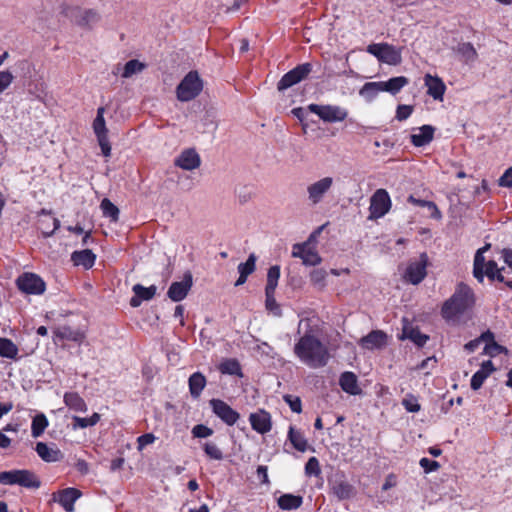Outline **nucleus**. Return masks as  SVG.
<instances>
[{
    "label": "nucleus",
    "mask_w": 512,
    "mask_h": 512,
    "mask_svg": "<svg viewBox=\"0 0 512 512\" xmlns=\"http://www.w3.org/2000/svg\"><path fill=\"white\" fill-rule=\"evenodd\" d=\"M298 334L300 336L293 349L296 357L310 368L324 367L330 359L329 350L311 330L309 319L299 321Z\"/></svg>",
    "instance_id": "nucleus-1"
},
{
    "label": "nucleus",
    "mask_w": 512,
    "mask_h": 512,
    "mask_svg": "<svg viewBox=\"0 0 512 512\" xmlns=\"http://www.w3.org/2000/svg\"><path fill=\"white\" fill-rule=\"evenodd\" d=\"M474 302L472 289L466 284L460 283L454 294L444 302L441 314L447 321H456L460 315L474 305Z\"/></svg>",
    "instance_id": "nucleus-2"
},
{
    "label": "nucleus",
    "mask_w": 512,
    "mask_h": 512,
    "mask_svg": "<svg viewBox=\"0 0 512 512\" xmlns=\"http://www.w3.org/2000/svg\"><path fill=\"white\" fill-rule=\"evenodd\" d=\"M203 89V82L196 71H190L176 88L177 99L188 102L195 99Z\"/></svg>",
    "instance_id": "nucleus-3"
},
{
    "label": "nucleus",
    "mask_w": 512,
    "mask_h": 512,
    "mask_svg": "<svg viewBox=\"0 0 512 512\" xmlns=\"http://www.w3.org/2000/svg\"><path fill=\"white\" fill-rule=\"evenodd\" d=\"M367 52L388 65H398L402 61L401 49L388 43L370 44L367 46Z\"/></svg>",
    "instance_id": "nucleus-4"
},
{
    "label": "nucleus",
    "mask_w": 512,
    "mask_h": 512,
    "mask_svg": "<svg viewBox=\"0 0 512 512\" xmlns=\"http://www.w3.org/2000/svg\"><path fill=\"white\" fill-rule=\"evenodd\" d=\"M392 202L385 189H377L370 198L369 219L384 217L391 209Z\"/></svg>",
    "instance_id": "nucleus-5"
},
{
    "label": "nucleus",
    "mask_w": 512,
    "mask_h": 512,
    "mask_svg": "<svg viewBox=\"0 0 512 512\" xmlns=\"http://www.w3.org/2000/svg\"><path fill=\"white\" fill-rule=\"evenodd\" d=\"M333 185L334 179L330 176L322 177L310 183L306 188L309 204L317 205L321 203Z\"/></svg>",
    "instance_id": "nucleus-6"
},
{
    "label": "nucleus",
    "mask_w": 512,
    "mask_h": 512,
    "mask_svg": "<svg viewBox=\"0 0 512 512\" xmlns=\"http://www.w3.org/2000/svg\"><path fill=\"white\" fill-rule=\"evenodd\" d=\"M308 109L324 122H341L348 116L347 110L337 105L310 104Z\"/></svg>",
    "instance_id": "nucleus-7"
},
{
    "label": "nucleus",
    "mask_w": 512,
    "mask_h": 512,
    "mask_svg": "<svg viewBox=\"0 0 512 512\" xmlns=\"http://www.w3.org/2000/svg\"><path fill=\"white\" fill-rule=\"evenodd\" d=\"M427 263L428 258L425 253L421 254L418 258L410 260L403 274L404 279L413 285L419 284L427 274Z\"/></svg>",
    "instance_id": "nucleus-8"
},
{
    "label": "nucleus",
    "mask_w": 512,
    "mask_h": 512,
    "mask_svg": "<svg viewBox=\"0 0 512 512\" xmlns=\"http://www.w3.org/2000/svg\"><path fill=\"white\" fill-rule=\"evenodd\" d=\"M16 283L18 288L26 294L40 295L45 291L44 281L34 273H24L18 277Z\"/></svg>",
    "instance_id": "nucleus-9"
},
{
    "label": "nucleus",
    "mask_w": 512,
    "mask_h": 512,
    "mask_svg": "<svg viewBox=\"0 0 512 512\" xmlns=\"http://www.w3.org/2000/svg\"><path fill=\"white\" fill-rule=\"evenodd\" d=\"M312 66L305 63L287 72L278 82V90L283 91L305 79L311 72Z\"/></svg>",
    "instance_id": "nucleus-10"
},
{
    "label": "nucleus",
    "mask_w": 512,
    "mask_h": 512,
    "mask_svg": "<svg viewBox=\"0 0 512 512\" xmlns=\"http://www.w3.org/2000/svg\"><path fill=\"white\" fill-rule=\"evenodd\" d=\"M210 406L213 412L227 425H234L239 419V413L222 400L212 399Z\"/></svg>",
    "instance_id": "nucleus-11"
},
{
    "label": "nucleus",
    "mask_w": 512,
    "mask_h": 512,
    "mask_svg": "<svg viewBox=\"0 0 512 512\" xmlns=\"http://www.w3.org/2000/svg\"><path fill=\"white\" fill-rule=\"evenodd\" d=\"M192 283V274L186 272L181 281L171 284L168 290V297L174 302L183 300L191 289Z\"/></svg>",
    "instance_id": "nucleus-12"
},
{
    "label": "nucleus",
    "mask_w": 512,
    "mask_h": 512,
    "mask_svg": "<svg viewBox=\"0 0 512 512\" xmlns=\"http://www.w3.org/2000/svg\"><path fill=\"white\" fill-rule=\"evenodd\" d=\"M292 256L302 259L303 264L309 266H315L321 262V257L308 243L295 244L292 249Z\"/></svg>",
    "instance_id": "nucleus-13"
},
{
    "label": "nucleus",
    "mask_w": 512,
    "mask_h": 512,
    "mask_svg": "<svg viewBox=\"0 0 512 512\" xmlns=\"http://www.w3.org/2000/svg\"><path fill=\"white\" fill-rule=\"evenodd\" d=\"M424 85L429 96L436 101H443L446 85L440 77L428 73L424 76Z\"/></svg>",
    "instance_id": "nucleus-14"
},
{
    "label": "nucleus",
    "mask_w": 512,
    "mask_h": 512,
    "mask_svg": "<svg viewBox=\"0 0 512 512\" xmlns=\"http://www.w3.org/2000/svg\"><path fill=\"white\" fill-rule=\"evenodd\" d=\"M174 164L183 170L191 171L200 166L201 159L194 149H186L175 158Z\"/></svg>",
    "instance_id": "nucleus-15"
},
{
    "label": "nucleus",
    "mask_w": 512,
    "mask_h": 512,
    "mask_svg": "<svg viewBox=\"0 0 512 512\" xmlns=\"http://www.w3.org/2000/svg\"><path fill=\"white\" fill-rule=\"evenodd\" d=\"M252 428L260 434H265L271 430V416L268 412L260 409L249 416Z\"/></svg>",
    "instance_id": "nucleus-16"
},
{
    "label": "nucleus",
    "mask_w": 512,
    "mask_h": 512,
    "mask_svg": "<svg viewBox=\"0 0 512 512\" xmlns=\"http://www.w3.org/2000/svg\"><path fill=\"white\" fill-rule=\"evenodd\" d=\"M435 128L431 125H423L413 129L410 135L411 143L416 147H423L429 144L434 137Z\"/></svg>",
    "instance_id": "nucleus-17"
},
{
    "label": "nucleus",
    "mask_w": 512,
    "mask_h": 512,
    "mask_svg": "<svg viewBox=\"0 0 512 512\" xmlns=\"http://www.w3.org/2000/svg\"><path fill=\"white\" fill-rule=\"evenodd\" d=\"M81 497L80 490L76 488H66L54 495V500L65 509L66 512L74 511V502Z\"/></svg>",
    "instance_id": "nucleus-18"
},
{
    "label": "nucleus",
    "mask_w": 512,
    "mask_h": 512,
    "mask_svg": "<svg viewBox=\"0 0 512 512\" xmlns=\"http://www.w3.org/2000/svg\"><path fill=\"white\" fill-rule=\"evenodd\" d=\"M132 291L134 296L130 299V305L132 307H138L142 301L151 300L156 294V286L151 285L150 287H144L141 284L133 286Z\"/></svg>",
    "instance_id": "nucleus-19"
},
{
    "label": "nucleus",
    "mask_w": 512,
    "mask_h": 512,
    "mask_svg": "<svg viewBox=\"0 0 512 512\" xmlns=\"http://www.w3.org/2000/svg\"><path fill=\"white\" fill-rule=\"evenodd\" d=\"M386 339L387 336L384 332L375 330L361 338L360 345L369 350L380 349L386 345Z\"/></svg>",
    "instance_id": "nucleus-20"
},
{
    "label": "nucleus",
    "mask_w": 512,
    "mask_h": 512,
    "mask_svg": "<svg viewBox=\"0 0 512 512\" xmlns=\"http://www.w3.org/2000/svg\"><path fill=\"white\" fill-rule=\"evenodd\" d=\"M494 370V365L490 360L483 362L481 368L472 376L471 388L478 390Z\"/></svg>",
    "instance_id": "nucleus-21"
},
{
    "label": "nucleus",
    "mask_w": 512,
    "mask_h": 512,
    "mask_svg": "<svg viewBox=\"0 0 512 512\" xmlns=\"http://www.w3.org/2000/svg\"><path fill=\"white\" fill-rule=\"evenodd\" d=\"M339 384L346 393L351 395H358L361 393L357 376L352 372H344L341 374Z\"/></svg>",
    "instance_id": "nucleus-22"
},
{
    "label": "nucleus",
    "mask_w": 512,
    "mask_h": 512,
    "mask_svg": "<svg viewBox=\"0 0 512 512\" xmlns=\"http://www.w3.org/2000/svg\"><path fill=\"white\" fill-rule=\"evenodd\" d=\"M95 259V254L89 249L75 251L71 255L74 265L82 266L85 269L91 268L94 265Z\"/></svg>",
    "instance_id": "nucleus-23"
},
{
    "label": "nucleus",
    "mask_w": 512,
    "mask_h": 512,
    "mask_svg": "<svg viewBox=\"0 0 512 512\" xmlns=\"http://www.w3.org/2000/svg\"><path fill=\"white\" fill-rule=\"evenodd\" d=\"M36 452L46 462H57L62 458V453L59 449L49 447L43 442L36 444Z\"/></svg>",
    "instance_id": "nucleus-24"
},
{
    "label": "nucleus",
    "mask_w": 512,
    "mask_h": 512,
    "mask_svg": "<svg viewBox=\"0 0 512 512\" xmlns=\"http://www.w3.org/2000/svg\"><path fill=\"white\" fill-rule=\"evenodd\" d=\"M454 51L465 63H472L477 59V51L474 46L469 42L459 43Z\"/></svg>",
    "instance_id": "nucleus-25"
},
{
    "label": "nucleus",
    "mask_w": 512,
    "mask_h": 512,
    "mask_svg": "<svg viewBox=\"0 0 512 512\" xmlns=\"http://www.w3.org/2000/svg\"><path fill=\"white\" fill-rule=\"evenodd\" d=\"M409 83V80L404 76H398L389 79L388 81H380L382 92H388L392 95L397 94L404 86Z\"/></svg>",
    "instance_id": "nucleus-26"
},
{
    "label": "nucleus",
    "mask_w": 512,
    "mask_h": 512,
    "mask_svg": "<svg viewBox=\"0 0 512 512\" xmlns=\"http://www.w3.org/2000/svg\"><path fill=\"white\" fill-rule=\"evenodd\" d=\"M402 338L409 339L420 347L425 345L429 339L427 335L421 333L418 328H415L411 325L404 326Z\"/></svg>",
    "instance_id": "nucleus-27"
},
{
    "label": "nucleus",
    "mask_w": 512,
    "mask_h": 512,
    "mask_svg": "<svg viewBox=\"0 0 512 512\" xmlns=\"http://www.w3.org/2000/svg\"><path fill=\"white\" fill-rule=\"evenodd\" d=\"M278 506L282 510H295L303 503V498L299 495L283 494L277 500Z\"/></svg>",
    "instance_id": "nucleus-28"
},
{
    "label": "nucleus",
    "mask_w": 512,
    "mask_h": 512,
    "mask_svg": "<svg viewBox=\"0 0 512 512\" xmlns=\"http://www.w3.org/2000/svg\"><path fill=\"white\" fill-rule=\"evenodd\" d=\"M490 248V245L487 244L483 248L479 249L474 258V269L473 274L474 277L479 281L483 282L484 279V266L487 262H485V258L483 253Z\"/></svg>",
    "instance_id": "nucleus-29"
},
{
    "label": "nucleus",
    "mask_w": 512,
    "mask_h": 512,
    "mask_svg": "<svg viewBox=\"0 0 512 512\" xmlns=\"http://www.w3.org/2000/svg\"><path fill=\"white\" fill-rule=\"evenodd\" d=\"M64 403L71 410H74L76 412H86L87 411V405H86L84 399L82 397H80V395L75 392L65 393Z\"/></svg>",
    "instance_id": "nucleus-30"
},
{
    "label": "nucleus",
    "mask_w": 512,
    "mask_h": 512,
    "mask_svg": "<svg viewBox=\"0 0 512 512\" xmlns=\"http://www.w3.org/2000/svg\"><path fill=\"white\" fill-rule=\"evenodd\" d=\"M205 385L206 378L200 372H195L189 377V390L193 397H199Z\"/></svg>",
    "instance_id": "nucleus-31"
},
{
    "label": "nucleus",
    "mask_w": 512,
    "mask_h": 512,
    "mask_svg": "<svg viewBox=\"0 0 512 512\" xmlns=\"http://www.w3.org/2000/svg\"><path fill=\"white\" fill-rule=\"evenodd\" d=\"M382 92V88L379 82H368L365 83L359 90V95L367 102H372L378 94Z\"/></svg>",
    "instance_id": "nucleus-32"
},
{
    "label": "nucleus",
    "mask_w": 512,
    "mask_h": 512,
    "mask_svg": "<svg viewBox=\"0 0 512 512\" xmlns=\"http://www.w3.org/2000/svg\"><path fill=\"white\" fill-rule=\"evenodd\" d=\"M288 438L296 450L305 452L308 449V442L301 431L290 427Z\"/></svg>",
    "instance_id": "nucleus-33"
},
{
    "label": "nucleus",
    "mask_w": 512,
    "mask_h": 512,
    "mask_svg": "<svg viewBox=\"0 0 512 512\" xmlns=\"http://www.w3.org/2000/svg\"><path fill=\"white\" fill-rule=\"evenodd\" d=\"M17 484L26 488H38L40 482L36 476L28 470H17Z\"/></svg>",
    "instance_id": "nucleus-34"
},
{
    "label": "nucleus",
    "mask_w": 512,
    "mask_h": 512,
    "mask_svg": "<svg viewBox=\"0 0 512 512\" xmlns=\"http://www.w3.org/2000/svg\"><path fill=\"white\" fill-rule=\"evenodd\" d=\"M18 347L8 338L0 337V356L8 359H17Z\"/></svg>",
    "instance_id": "nucleus-35"
},
{
    "label": "nucleus",
    "mask_w": 512,
    "mask_h": 512,
    "mask_svg": "<svg viewBox=\"0 0 512 512\" xmlns=\"http://www.w3.org/2000/svg\"><path fill=\"white\" fill-rule=\"evenodd\" d=\"M104 112H105V108L99 107L97 110L96 118L93 121V130H94V133L96 134L97 139L102 138V136L108 137L107 136L108 130L106 128Z\"/></svg>",
    "instance_id": "nucleus-36"
},
{
    "label": "nucleus",
    "mask_w": 512,
    "mask_h": 512,
    "mask_svg": "<svg viewBox=\"0 0 512 512\" xmlns=\"http://www.w3.org/2000/svg\"><path fill=\"white\" fill-rule=\"evenodd\" d=\"M408 202H410L411 204L416 205V206H421L423 208H427V210L430 213V216L434 219L439 220L442 218L441 212L439 211L436 204L432 201L422 200V199L415 198L414 196H409Z\"/></svg>",
    "instance_id": "nucleus-37"
},
{
    "label": "nucleus",
    "mask_w": 512,
    "mask_h": 512,
    "mask_svg": "<svg viewBox=\"0 0 512 512\" xmlns=\"http://www.w3.org/2000/svg\"><path fill=\"white\" fill-rule=\"evenodd\" d=\"M280 278V267L275 265L269 268L265 292L275 293Z\"/></svg>",
    "instance_id": "nucleus-38"
},
{
    "label": "nucleus",
    "mask_w": 512,
    "mask_h": 512,
    "mask_svg": "<svg viewBox=\"0 0 512 512\" xmlns=\"http://www.w3.org/2000/svg\"><path fill=\"white\" fill-rule=\"evenodd\" d=\"M73 429L76 430L78 428H86L96 425L100 420V415L98 413H93L90 417L82 418L78 416H74L73 418Z\"/></svg>",
    "instance_id": "nucleus-39"
},
{
    "label": "nucleus",
    "mask_w": 512,
    "mask_h": 512,
    "mask_svg": "<svg viewBox=\"0 0 512 512\" xmlns=\"http://www.w3.org/2000/svg\"><path fill=\"white\" fill-rule=\"evenodd\" d=\"M47 426L48 420L46 416L44 414L36 415L33 418L31 425L32 436L35 438L39 437L40 435H42Z\"/></svg>",
    "instance_id": "nucleus-40"
},
{
    "label": "nucleus",
    "mask_w": 512,
    "mask_h": 512,
    "mask_svg": "<svg viewBox=\"0 0 512 512\" xmlns=\"http://www.w3.org/2000/svg\"><path fill=\"white\" fill-rule=\"evenodd\" d=\"M327 272L324 269H314L310 273V281L319 290H323L326 286Z\"/></svg>",
    "instance_id": "nucleus-41"
},
{
    "label": "nucleus",
    "mask_w": 512,
    "mask_h": 512,
    "mask_svg": "<svg viewBox=\"0 0 512 512\" xmlns=\"http://www.w3.org/2000/svg\"><path fill=\"white\" fill-rule=\"evenodd\" d=\"M57 336L62 339L71 340L75 342H81L84 338L82 332L78 330H72L70 327L59 328L57 331Z\"/></svg>",
    "instance_id": "nucleus-42"
},
{
    "label": "nucleus",
    "mask_w": 512,
    "mask_h": 512,
    "mask_svg": "<svg viewBox=\"0 0 512 512\" xmlns=\"http://www.w3.org/2000/svg\"><path fill=\"white\" fill-rule=\"evenodd\" d=\"M333 492L341 500L348 499L353 495V487L349 483L341 481L334 485Z\"/></svg>",
    "instance_id": "nucleus-43"
},
{
    "label": "nucleus",
    "mask_w": 512,
    "mask_h": 512,
    "mask_svg": "<svg viewBox=\"0 0 512 512\" xmlns=\"http://www.w3.org/2000/svg\"><path fill=\"white\" fill-rule=\"evenodd\" d=\"M100 207L104 216L109 217L114 222L118 220L119 209L109 199H103Z\"/></svg>",
    "instance_id": "nucleus-44"
},
{
    "label": "nucleus",
    "mask_w": 512,
    "mask_h": 512,
    "mask_svg": "<svg viewBox=\"0 0 512 512\" xmlns=\"http://www.w3.org/2000/svg\"><path fill=\"white\" fill-rule=\"evenodd\" d=\"M484 275H486L491 280H498L500 282L504 281L501 270L497 267L496 262L493 260L488 261L484 266Z\"/></svg>",
    "instance_id": "nucleus-45"
},
{
    "label": "nucleus",
    "mask_w": 512,
    "mask_h": 512,
    "mask_svg": "<svg viewBox=\"0 0 512 512\" xmlns=\"http://www.w3.org/2000/svg\"><path fill=\"white\" fill-rule=\"evenodd\" d=\"M256 261H257L256 255L253 253L250 254L248 259L246 260V262L240 263L238 265L239 274L245 275L247 277L250 274H252L256 268Z\"/></svg>",
    "instance_id": "nucleus-46"
},
{
    "label": "nucleus",
    "mask_w": 512,
    "mask_h": 512,
    "mask_svg": "<svg viewBox=\"0 0 512 512\" xmlns=\"http://www.w3.org/2000/svg\"><path fill=\"white\" fill-rule=\"evenodd\" d=\"M205 454L213 460H222L223 453L221 449L213 442H205L203 444Z\"/></svg>",
    "instance_id": "nucleus-47"
},
{
    "label": "nucleus",
    "mask_w": 512,
    "mask_h": 512,
    "mask_svg": "<svg viewBox=\"0 0 512 512\" xmlns=\"http://www.w3.org/2000/svg\"><path fill=\"white\" fill-rule=\"evenodd\" d=\"M143 68H144V65L141 62H139L137 60H130L124 66L122 77L129 78L133 74H136V73L142 71Z\"/></svg>",
    "instance_id": "nucleus-48"
},
{
    "label": "nucleus",
    "mask_w": 512,
    "mask_h": 512,
    "mask_svg": "<svg viewBox=\"0 0 512 512\" xmlns=\"http://www.w3.org/2000/svg\"><path fill=\"white\" fill-rule=\"evenodd\" d=\"M402 405L408 412H411V413H416V412L420 411V408H421L417 397H415L412 394H408L403 398Z\"/></svg>",
    "instance_id": "nucleus-49"
},
{
    "label": "nucleus",
    "mask_w": 512,
    "mask_h": 512,
    "mask_svg": "<svg viewBox=\"0 0 512 512\" xmlns=\"http://www.w3.org/2000/svg\"><path fill=\"white\" fill-rule=\"evenodd\" d=\"M305 473L308 476H318L321 473L320 464L316 457L308 459L305 465Z\"/></svg>",
    "instance_id": "nucleus-50"
},
{
    "label": "nucleus",
    "mask_w": 512,
    "mask_h": 512,
    "mask_svg": "<svg viewBox=\"0 0 512 512\" xmlns=\"http://www.w3.org/2000/svg\"><path fill=\"white\" fill-rule=\"evenodd\" d=\"M507 349L495 341H492V343H487L484 348V353L490 357H495L501 353H506Z\"/></svg>",
    "instance_id": "nucleus-51"
},
{
    "label": "nucleus",
    "mask_w": 512,
    "mask_h": 512,
    "mask_svg": "<svg viewBox=\"0 0 512 512\" xmlns=\"http://www.w3.org/2000/svg\"><path fill=\"white\" fill-rule=\"evenodd\" d=\"M220 369L222 373L236 375L240 371V366L235 360H227L221 364Z\"/></svg>",
    "instance_id": "nucleus-52"
},
{
    "label": "nucleus",
    "mask_w": 512,
    "mask_h": 512,
    "mask_svg": "<svg viewBox=\"0 0 512 512\" xmlns=\"http://www.w3.org/2000/svg\"><path fill=\"white\" fill-rule=\"evenodd\" d=\"M283 399L293 412L300 413L302 411V404L299 397L287 394L283 396Z\"/></svg>",
    "instance_id": "nucleus-53"
},
{
    "label": "nucleus",
    "mask_w": 512,
    "mask_h": 512,
    "mask_svg": "<svg viewBox=\"0 0 512 512\" xmlns=\"http://www.w3.org/2000/svg\"><path fill=\"white\" fill-rule=\"evenodd\" d=\"M17 470L5 471L0 474V484L14 485L17 484Z\"/></svg>",
    "instance_id": "nucleus-54"
},
{
    "label": "nucleus",
    "mask_w": 512,
    "mask_h": 512,
    "mask_svg": "<svg viewBox=\"0 0 512 512\" xmlns=\"http://www.w3.org/2000/svg\"><path fill=\"white\" fill-rule=\"evenodd\" d=\"M213 434V430L205 425L198 424L192 428V435L196 438H207Z\"/></svg>",
    "instance_id": "nucleus-55"
},
{
    "label": "nucleus",
    "mask_w": 512,
    "mask_h": 512,
    "mask_svg": "<svg viewBox=\"0 0 512 512\" xmlns=\"http://www.w3.org/2000/svg\"><path fill=\"white\" fill-rule=\"evenodd\" d=\"M266 295V308L273 312L275 315H280V307L276 302L275 293L265 292Z\"/></svg>",
    "instance_id": "nucleus-56"
},
{
    "label": "nucleus",
    "mask_w": 512,
    "mask_h": 512,
    "mask_svg": "<svg viewBox=\"0 0 512 512\" xmlns=\"http://www.w3.org/2000/svg\"><path fill=\"white\" fill-rule=\"evenodd\" d=\"M413 112V106L410 105H399L396 110V119L398 121H404L410 117Z\"/></svg>",
    "instance_id": "nucleus-57"
},
{
    "label": "nucleus",
    "mask_w": 512,
    "mask_h": 512,
    "mask_svg": "<svg viewBox=\"0 0 512 512\" xmlns=\"http://www.w3.org/2000/svg\"><path fill=\"white\" fill-rule=\"evenodd\" d=\"M14 76L9 71L0 72V94L12 83Z\"/></svg>",
    "instance_id": "nucleus-58"
},
{
    "label": "nucleus",
    "mask_w": 512,
    "mask_h": 512,
    "mask_svg": "<svg viewBox=\"0 0 512 512\" xmlns=\"http://www.w3.org/2000/svg\"><path fill=\"white\" fill-rule=\"evenodd\" d=\"M155 440H156V437L152 433H147V434L139 436L138 439H137V443H138V447L137 448H138V450L139 451L143 450V448L145 446L154 443Z\"/></svg>",
    "instance_id": "nucleus-59"
},
{
    "label": "nucleus",
    "mask_w": 512,
    "mask_h": 512,
    "mask_svg": "<svg viewBox=\"0 0 512 512\" xmlns=\"http://www.w3.org/2000/svg\"><path fill=\"white\" fill-rule=\"evenodd\" d=\"M420 466L425 470V472H432L439 468V463L428 458H422L420 460Z\"/></svg>",
    "instance_id": "nucleus-60"
},
{
    "label": "nucleus",
    "mask_w": 512,
    "mask_h": 512,
    "mask_svg": "<svg viewBox=\"0 0 512 512\" xmlns=\"http://www.w3.org/2000/svg\"><path fill=\"white\" fill-rule=\"evenodd\" d=\"M83 20L86 23H95L100 20V15L94 9H88L84 11Z\"/></svg>",
    "instance_id": "nucleus-61"
},
{
    "label": "nucleus",
    "mask_w": 512,
    "mask_h": 512,
    "mask_svg": "<svg viewBox=\"0 0 512 512\" xmlns=\"http://www.w3.org/2000/svg\"><path fill=\"white\" fill-rule=\"evenodd\" d=\"M499 185L502 187L512 186V167L508 168L499 179Z\"/></svg>",
    "instance_id": "nucleus-62"
},
{
    "label": "nucleus",
    "mask_w": 512,
    "mask_h": 512,
    "mask_svg": "<svg viewBox=\"0 0 512 512\" xmlns=\"http://www.w3.org/2000/svg\"><path fill=\"white\" fill-rule=\"evenodd\" d=\"M97 140H98V143H99V146L101 148V151H102L103 155L106 156V157L110 156L111 146H110L108 137H103L102 136V138H99Z\"/></svg>",
    "instance_id": "nucleus-63"
},
{
    "label": "nucleus",
    "mask_w": 512,
    "mask_h": 512,
    "mask_svg": "<svg viewBox=\"0 0 512 512\" xmlns=\"http://www.w3.org/2000/svg\"><path fill=\"white\" fill-rule=\"evenodd\" d=\"M74 466L77 469V471H79L83 475H85L89 472V465L83 459H76Z\"/></svg>",
    "instance_id": "nucleus-64"
}]
</instances>
